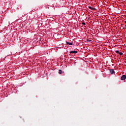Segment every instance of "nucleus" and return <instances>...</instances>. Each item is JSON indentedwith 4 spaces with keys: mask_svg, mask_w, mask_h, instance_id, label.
Here are the masks:
<instances>
[{
    "mask_svg": "<svg viewBox=\"0 0 126 126\" xmlns=\"http://www.w3.org/2000/svg\"><path fill=\"white\" fill-rule=\"evenodd\" d=\"M126 75H123L121 76V80H126Z\"/></svg>",
    "mask_w": 126,
    "mask_h": 126,
    "instance_id": "f257e3e1",
    "label": "nucleus"
},
{
    "mask_svg": "<svg viewBox=\"0 0 126 126\" xmlns=\"http://www.w3.org/2000/svg\"><path fill=\"white\" fill-rule=\"evenodd\" d=\"M70 54H77V51H71Z\"/></svg>",
    "mask_w": 126,
    "mask_h": 126,
    "instance_id": "f03ea898",
    "label": "nucleus"
},
{
    "mask_svg": "<svg viewBox=\"0 0 126 126\" xmlns=\"http://www.w3.org/2000/svg\"><path fill=\"white\" fill-rule=\"evenodd\" d=\"M110 71L112 74H113V73H115V71L113 69H110Z\"/></svg>",
    "mask_w": 126,
    "mask_h": 126,
    "instance_id": "7ed1b4c3",
    "label": "nucleus"
},
{
    "mask_svg": "<svg viewBox=\"0 0 126 126\" xmlns=\"http://www.w3.org/2000/svg\"><path fill=\"white\" fill-rule=\"evenodd\" d=\"M89 8H90V9H91L92 10H94V9H95L94 8L92 7H91L90 6H89Z\"/></svg>",
    "mask_w": 126,
    "mask_h": 126,
    "instance_id": "20e7f679",
    "label": "nucleus"
},
{
    "mask_svg": "<svg viewBox=\"0 0 126 126\" xmlns=\"http://www.w3.org/2000/svg\"><path fill=\"white\" fill-rule=\"evenodd\" d=\"M66 44H67V45H72L73 44L72 42L69 43L68 42H66Z\"/></svg>",
    "mask_w": 126,
    "mask_h": 126,
    "instance_id": "39448f33",
    "label": "nucleus"
},
{
    "mask_svg": "<svg viewBox=\"0 0 126 126\" xmlns=\"http://www.w3.org/2000/svg\"><path fill=\"white\" fill-rule=\"evenodd\" d=\"M59 73L60 74H62V73H63V71H62V70H61V69H59Z\"/></svg>",
    "mask_w": 126,
    "mask_h": 126,
    "instance_id": "423d86ee",
    "label": "nucleus"
},
{
    "mask_svg": "<svg viewBox=\"0 0 126 126\" xmlns=\"http://www.w3.org/2000/svg\"><path fill=\"white\" fill-rule=\"evenodd\" d=\"M119 55H120V56H123V52H119Z\"/></svg>",
    "mask_w": 126,
    "mask_h": 126,
    "instance_id": "0eeeda50",
    "label": "nucleus"
},
{
    "mask_svg": "<svg viewBox=\"0 0 126 126\" xmlns=\"http://www.w3.org/2000/svg\"><path fill=\"white\" fill-rule=\"evenodd\" d=\"M116 54H120V51H119V50H117V51H116Z\"/></svg>",
    "mask_w": 126,
    "mask_h": 126,
    "instance_id": "6e6552de",
    "label": "nucleus"
},
{
    "mask_svg": "<svg viewBox=\"0 0 126 126\" xmlns=\"http://www.w3.org/2000/svg\"><path fill=\"white\" fill-rule=\"evenodd\" d=\"M82 25H86V23H85L84 22H82Z\"/></svg>",
    "mask_w": 126,
    "mask_h": 126,
    "instance_id": "1a4fd4ad",
    "label": "nucleus"
}]
</instances>
